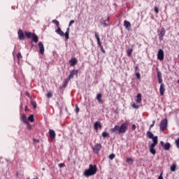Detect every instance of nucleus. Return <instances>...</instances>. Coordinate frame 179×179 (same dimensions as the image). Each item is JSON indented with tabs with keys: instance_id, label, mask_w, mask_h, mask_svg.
I'll use <instances>...</instances> for the list:
<instances>
[{
	"instance_id": "423d86ee",
	"label": "nucleus",
	"mask_w": 179,
	"mask_h": 179,
	"mask_svg": "<svg viewBox=\"0 0 179 179\" xmlns=\"http://www.w3.org/2000/svg\"><path fill=\"white\" fill-rule=\"evenodd\" d=\"M160 144H161L162 147V148L164 149V150H166V151L169 150V149L171 148V144H170V143H164V142L162 141L160 142Z\"/></svg>"
},
{
	"instance_id": "7c9ffc66",
	"label": "nucleus",
	"mask_w": 179,
	"mask_h": 179,
	"mask_svg": "<svg viewBox=\"0 0 179 179\" xmlns=\"http://www.w3.org/2000/svg\"><path fill=\"white\" fill-rule=\"evenodd\" d=\"M132 52H133V49L132 48L129 49L127 50V53L128 57H131Z\"/></svg>"
},
{
	"instance_id": "473e14b6",
	"label": "nucleus",
	"mask_w": 179,
	"mask_h": 179,
	"mask_svg": "<svg viewBox=\"0 0 179 179\" xmlns=\"http://www.w3.org/2000/svg\"><path fill=\"white\" fill-rule=\"evenodd\" d=\"M47 97H48V99H50V98L52 97V94L51 92H48V94H47Z\"/></svg>"
},
{
	"instance_id": "20e7f679",
	"label": "nucleus",
	"mask_w": 179,
	"mask_h": 179,
	"mask_svg": "<svg viewBox=\"0 0 179 179\" xmlns=\"http://www.w3.org/2000/svg\"><path fill=\"white\" fill-rule=\"evenodd\" d=\"M167 126H168L167 119H164L162 120L159 124L160 130L162 131H164L167 128Z\"/></svg>"
},
{
	"instance_id": "49530a36",
	"label": "nucleus",
	"mask_w": 179,
	"mask_h": 179,
	"mask_svg": "<svg viewBox=\"0 0 179 179\" xmlns=\"http://www.w3.org/2000/svg\"><path fill=\"white\" fill-rule=\"evenodd\" d=\"M159 79V84H163L162 82H163V80H162V78H158Z\"/></svg>"
},
{
	"instance_id": "864d4df0",
	"label": "nucleus",
	"mask_w": 179,
	"mask_h": 179,
	"mask_svg": "<svg viewBox=\"0 0 179 179\" xmlns=\"http://www.w3.org/2000/svg\"><path fill=\"white\" fill-rule=\"evenodd\" d=\"M109 21V17L107 18L106 22Z\"/></svg>"
},
{
	"instance_id": "0eeeda50",
	"label": "nucleus",
	"mask_w": 179,
	"mask_h": 179,
	"mask_svg": "<svg viewBox=\"0 0 179 179\" xmlns=\"http://www.w3.org/2000/svg\"><path fill=\"white\" fill-rule=\"evenodd\" d=\"M95 37L97 40V43L99 45V48H101V51L105 54L106 51L104 50L103 46L101 45V43L100 41V38L97 33H95Z\"/></svg>"
},
{
	"instance_id": "09e8293b",
	"label": "nucleus",
	"mask_w": 179,
	"mask_h": 179,
	"mask_svg": "<svg viewBox=\"0 0 179 179\" xmlns=\"http://www.w3.org/2000/svg\"><path fill=\"white\" fill-rule=\"evenodd\" d=\"M103 25L104 27H108V24H106V22H102Z\"/></svg>"
},
{
	"instance_id": "de8ad7c7",
	"label": "nucleus",
	"mask_w": 179,
	"mask_h": 179,
	"mask_svg": "<svg viewBox=\"0 0 179 179\" xmlns=\"http://www.w3.org/2000/svg\"><path fill=\"white\" fill-rule=\"evenodd\" d=\"M136 124H132V129L134 130V131H135L136 130Z\"/></svg>"
},
{
	"instance_id": "9d476101",
	"label": "nucleus",
	"mask_w": 179,
	"mask_h": 179,
	"mask_svg": "<svg viewBox=\"0 0 179 179\" xmlns=\"http://www.w3.org/2000/svg\"><path fill=\"white\" fill-rule=\"evenodd\" d=\"M38 48H40V50H39L40 54L43 55V54L45 52V49H44V45H43V43L41 41L38 43Z\"/></svg>"
},
{
	"instance_id": "4c0bfd02",
	"label": "nucleus",
	"mask_w": 179,
	"mask_h": 179,
	"mask_svg": "<svg viewBox=\"0 0 179 179\" xmlns=\"http://www.w3.org/2000/svg\"><path fill=\"white\" fill-rule=\"evenodd\" d=\"M136 78H137L138 80H140V79H141V74H140V73H138V72L136 73Z\"/></svg>"
},
{
	"instance_id": "6ab92c4d",
	"label": "nucleus",
	"mask_w": 179,
	"mask_h": 179,
	"mask_svg": "<svg viewBox=\"0 0 179 179\" xmlns=\"http://www.w3.org/2000/svg\"><path fill=\"white\" fill-rule=\"evenodd\" d=\"M165 35V29L164 28H162L161 32H160V35H159V40L162 41L163 40V37Z\"/></svg>"
},
{
	"instance_id": "5fc2aeb1",
	"label": "nucleus",
	"mask_w": 179,
	"mask_h": 179,
	"mask_svg": "<svg viewBox=\"0 0 179 179\" xmlns=\"http://www.w3.org/2000/svg\"><path fill=\"white\" fill-rule=\"evenodd\" d=\"M27 94V96H29V94H28L27 92V94Z\"/></svg>"
},
{
	"instance_id": "3c124183",
	"label": "nucleus",
	"mask_w": 179,
	"mask_h": 179,
	"mask_svg": "<svg viewBox=\"0 0 179 179\" xmlns=\"http://www.w3.org/2000/svg\"><path fill=\"white\" fill-rule=\"evenodd\" d=\"M163 173H161L160 176H159L158 179H164L162 176Z\"/></svg>"
},
{
	"instance_id": "a878e982",
	"label": "nucleus",
	"mask_w": 179,
	"mask_h": 179,
	"mask_svg": "<svg viewBox=\"0 0 179 179\" xmlns=\"http://www.w3.org/2000/svg\"><path fill=\"white\" fill-rule=\"evenodd\" d=\"M28 120L31 123H33L34 122V118L33 114L29 115V117H28Z\"/></svg>"
},
{
	"instance_id": "b1692460",
	"label": "nucleus",
	"mask_w": 179,
	"mask_h": 179,
	"mask_svg": "<svg viewBox=\"0 0 179 179\" xmlns=\"http://www.w3.org/2000/svg\"><path fill=\"white\" fill-rule=\"evenodd\" d=\"M25 35H26V36H27L28 38H31L32 36L34 35V34H32V33L29 32V31H26V32H25Z\"/></svg>"
},
{
	"instance_id": "a211bd4d",
	"label": "nucleus",
	"mask_w": 179,
	"mask_h": 179,
	"mask_svg": "<svg viewBox=\"0 0 179 179\" xmlns=\"http://www.w3.org/2000/svg\"><path fill=\"white\" fill-rule=\"evenodd\" d=\"M94 129L97 131L99 128H101V124L99 122H96L94 125Z\"/></svg>"
},
{
	"instance_id": "ea45409f",
	"label": "nucleus",
	"mask_w": 179,
	"mask_h": 179,
	"mask_svg": "<svg viewBox=\"0 0 179 179\" xmlns=\"http://www.w3.org/2000/svg\"><path fill=\"white\" fill-rule=\"evenodd\" d=\"M176 147L179 148V138L176 141Z\"/></svg>"
},
{
	"instance_id": "2f4dec72",
	"label": "nucleus",
	"mask_w": 179,
	"mask_h": 179,
	"mask_svg": "<svg viewBox=\"0 0 179 179\" xmlns=\"http://www.w3.org/2000/svg\"><path fill=\"white\" fill-rule=\"evenodd\" d=\"M70 80L67 79L63 84V87H66Z\"/></svg>"
},
{
	"instance_id": "a19ab883",
	"label": "nucleus",
	"mask_w": 179,
	"mask_h": 179,
	"mask_svg": "<svg viewBox=\"0 0 179 179\" xmlns=\"http://www.w3.org/2000/svg\"><path fill=\"white\" fill-rule=\"evenodd\" d=\"M155 123V120H154L152 121V124H150V130L151 128H152V127H154Z\"/></svg>"
},
{
	"instance_id": "052dcab7",
	"label": "nucleus",
	"mask_w": 179,
	"mask_h": 179,
	"mask_svg": "<svg viewBox=\"0 0 179 179\" xmlns=\"http://www.w3.org/2000/svg\"><path fill=\"white\" fill-rule=\"evenodd\" d=\"M27 179H29V178H27Z\"/></svg>"
},
{
	"instance_id": "8fccbe9b",
	"label": "nucleus",
	"mask_w": 179,
	"mask_h": 179,
	"mask_svg": "<svg viewBox=\"0 0 179 179\" xmlns=\"http://www.w3.org/2000/svg\"><path fill=\"white\" fill-rule=\"evenodd\" d=\"M79 110H80V108L78 107V106H76V113H78Z\"/></svg>"
},
{
	"instance_id": "9b49d317",
	"label": "nucleus",
	"mask_w": 179,
	"mask_h": 179,
	"mask_svg": "<svg viewBox=\"0 0 179 179\" xmlns=\"http://www.w3.org/2000/svg\"><path fill=\"white\" fill-rule=\"evenodd\" d=\"M18 38L20 41L24 40L25 36L22 29H19L17 32Z\"/></svg>"
},
{
	"instance_id": "c756f323",
	"label": "nucleus",
	"mask_w": 179,
	"mask_h": 179,
	"mask_svg": "<svg viewBox=\"0 0 179 179\" xmlns=\"http://www.w3.org/2000/svg\"><path fill=\"white\" fill-rule=\"evenodd\" d=\"M52 23L56 24V26L59 28V22L57 20H53Z\"/></svg>"
},
{
	"instance_id": "37998d69",
	"label": "nucleus",
	"mask_w": 179,
	"mask_h": 179,
	"mask_svg": "<svg viewBox=\"0 0 179 179\" xmlns=\"http://www.w3.org/2000/svg\"><path fill=\"white\" fill-rule=\"evenodd\" d=\"M155 12L157 14L159 13V9H158L157 7H155Z\"/></svg>"
},
{
	"instance_id": "39448f33",
	"label": "nucleus",
	"mask_w": 179,
	"mask_h": 179,
	"mask_svg": "<svg viewBox=\"0 0 179 179\" xmlns=\"http://www.w3.org/2000/svg\"><path fill=\"white\" fill-rule=\"evenodd\" d=\"M157 59L159 61H163L164 59V52L162 49H159L157 54Z\"/></svg>"
},
{
	"instance_id": "6e6d98bb",
	"label": "nucleus",
	"mask_w": 179,
	"mask_h": 179,
	"mask_svg": "<svg viewBox=\"0 0 179 179\" xmlns=\"http://www.w3.org/2000/svg\"><path fill=\"white\" fill-rule=\"evenodd\" d=\"M43 171H45V168H43Z\"/></svg>"
},
{
	"instance_id": "bb28decb",
	"label": "nucleus",
	"mask_w": 179,
	"mask_h": 179,
	"mask_svg": "<svg viewBox=\"0 0 179 179\" xmlns=\"http://www.w3.org/2000/svg\"><path fill=\"white\" fill-rule=\"evenodd\" d=\"M127 163H128L129 164H133L134 159L132 158H127Z\"/></svg>"
},
{
	"instance_id": "1a4fd4ad",
	"label": "nucleus",
	"mask_w": 179,
	"mask_h": 179,
	"mask_svg": "<svg viewBox=\"0 0 179 179\" xmlns=\"http://www.w3.org/2000/svg\"><path fill=\"white\" fill-rule=\"evenodd\" d=\"M78 73V70H73L72 71H71L69 76L68 78L69 80H71V79L73 78L75 76H77Z\"/></svg>"
},
{
	"instance_id": "c03bdc74",
	"label": "nucleus",
	"mask_w": 179,
	"mask_h": 179,
	"mask_svg": "<svg viewBox=\"0 0 179 179\" xmlns=\"http://www.w3.org/2000/svg\"><path fill=\"white\" fill-rule=\"evenodd\" d=\"M21 58H22V55H21L20 52H18V54H17V59H20Z\"/></svg>"
},
{
	"instance_id": "bf43d9fd",
	"label": "nucleus",
	"mask_w": 179,
	"mask_h": 179,
	"mask_svg": "<svg viewBox=\"0 0 179 179\" xmlns=\"http://www.w3.org/2000/svg\"><path fill=\"white\" fill-rule=\"evenodd\" d=\"M178 57H179V55H178Z\"/></svg>"
},
{
	"instance_id": "7ed1b4c3",
	"label": "nucleus",
	"mask_w": 179,
	"mask_h": 179,
	"mask_svg": "<svg viewBox=\"0 0 179 179\" xmlns=\"http://www.w3.org/2000/svg\"><path fill=\"white\" fill-rule=\"evenodd\" d=\"M55 33L61 37L65 36V38L68 41L69 39V27L66 29V31L64 34L62 29L58 27L57 29L55 30Z\"/></svg>"
},
{
	"instance_id": "aec40b11",
	"label": "nucleus",
	"mask_w": 179,
	"mask_h": 179,
	"mask_svg": "<svg viewBox=\"0 0 179 179\" xmlns=\"http://www.w3.org/2000/svg\"><path fill=\"white\" fill-rule=\"evenodd\" d=\"M141 101H142L141 94L138 93L136 96V103H141Z\"/></svg>"
},
{
	"instance_id": "393cba45",
	"label": "nucleus",
	"mask_w": 179,
	"mask_h": 179,
	"mask_svg": "<svg viewBox=\"0 0 179 179\" xmlns=\"http://www.w3.org/2000/svg\"><path fill=\"white\" fill-rule=\"evenodd\" d=\"M147 135L150 139H152V138H153V137H155L154 134L150 131H147Z\"/></svg>"
},
{
	"instance_id": "13d9d810",
	"label": "nucleus",
	"mask_w": 179,
	"mask_h": 179,
	"mask_svg": "<svg viewBox=\"0 0 179 179\" xmlns=\"http://www.w3.org/2000/svg\"><path fill=\"white\" fill-rule=\"evenodd\" d=\"M178 83L179 84V80H178Z\"/></svg>"
},
{
	"instance_id": "4d7b16f0",
	"label": "nucleus",
	"mask_w": 179,
	"mask_h": 179,
	"mask_svg": "<svg viewBox=\"0 0 179 179\" xmlns=\"http://www.w3.org/2000/svg\"><path fill=\"white\" fill-rule=\"evenodd\" d=\"M33 179H38L37 178H33Z\"/></svg>"
},
{
	"instance_id": "ddd939ff",
	"label": "nucleus",
	"mask_w": 179,
	"mask_h": 179,
	"mask_svg": "<svg viewBox=\"0 0 179 179\" xmlns=\"http://www.w3.org/2000/svg\"><path fill=\"white\" fill-rule=\"evenodd\" d=\"M159 92H160L161 96H164V92H165V87H164V84L160 85Z\"/></svg>"
},
{
	"instance_id": "f704fd0d",
	"label": "nucleus",
	"mask_w": 179,
	"mask_h": 179,
	"mask_svg": "<svg viewBox=\"0 0 179 179\" xmlns=\"http://www.w3.org/2000/svg\"><path fill=\"white\" fill-rule=\"evenodd\" d=\"M132 108L134 109H138V106L136 105L135 103L132 104Z\"/></svg>"
},
{
	"instance_id": "dca6fc26",
	"label": "nucleus",
	"mask_w": 179,
	"mask_h": 179,
	"mask_svg": "<svg viewBox=\"0 0 179 179\" xmlns=\"http://www.w3.org/2000/svg\"><path fill=\"white\" fill-rule=\"evenodd\" d=\"M69 62L71 63V66H75L77 64V59L76 58H72Z\"/></svg>"
},
{
	"instance_id": "5701e85b",
	"label": "nucleus",
	"mask_w": 179,
	"mask_h": 179,
	"mask_svg": "<svg viewBox=\"0 0 179 179\" xmlns=\"http://www.w3.org/2000/svg\"><path fill=\"white\" fill-rule=\"evenodd\" d=\"M102 95L101 94H98L96 96V99L100 103H103V101L101 100Z\"/></svg>"
},
{
	"instance_id": "f8f14e48",
	"label": "nucleus",
	"mask_w": 179,
	"mask_h": 179,
	"mask_svg": "<svg viewBox=\"0 0 179 179\" xmlns=\"http://www.w3.org/2000/svg\"><path fill=\"white\" fill-rule=\"evenodd\" d=\"M124 27L126 29L129 30L131 29V24L129 21L124 20Z\"/></svg>"
},
{
	"instance_id": "f03ea898",
	"label": "nucleus",
	"mask_w": 179,
	"mask_h": 179,
	"mask_svg": "<svg viewBox=\"0 0 179 179\" xmlns=\"http://www.w3.org/2000/svg\"><path fill=\"white\" fill-rule=\"evenodd\" d=\"M97 172V167L96 165L94 164H90V167L87 169H85V172L83 173V175L85 177H90L94 176Z\"/></svg>"
},
{
	"instance_id": "72a5a7b5",
	"label": "nucleus",
	"mask_w": 179,
	"mask_h": 179,
	"mask_svg": "<svg viewBox=\"0 0 179 179\" xmlns=\"http://www.w3.org/2000/svg\"><path fill=\"white\" fill-rule=\"evenodd\" d=\"M158 78H162V73L159 71H157Z\"/></svg>"
},
{
	"instance_id": "79ce46f5",
	"label": "nucleus",
	"mask_w": 179,
	"mask_h": 179,
	"mask_svg": "<svg viewBox=\"0 0 179 179\" xmlns=\"http://www.w3.org/2000/svg\"><path fill=\"white\" fill-rule=\"evenodd\" d=\"M75 21L74 20H71L69 24V27H70L73 24H74Z\"/></svg>"
},
{
	"instance_id": "4468645a",
	"label": "nucleus",
	"mask_w": 179,
	"mask_h": 179,
	"mask_svg": "<svg viewBox=\"0 0 179 179\" xmlns=\"http://www.w3.org/2000/svg\"><path fill=\"white\" fill-rule=\"evenodd\" d=\"M152 139L153 143L151 144V145L156 146L158 143V137H157V136H154L153 138H152Z\"/></svg>"
},
{
	"instance_id": "6e6552de",
	"label": "nucleus",
	"mask_w": 179,
	"mask_h": 179,
	"mask_svg": "<svg viewBox=\"0 0 179 179\" xmlns=\"http://www.w3.org/2000/svg\"><path fill=\"white\" fill-rule=\"evenodd\" d=\"M101 145L100 143H96L93 147V150L96 154H98L101 150Z\"/></svg>"
},
{
	"instance_id": "c85d7f7f",
	"label": "nucleus",
	"mask_w": 179,
	"mask_h": 179,
	"mask_svg": "<svg viewBox=\"0 0 179 179\" xmlns=\"http://www.w3.org/2000/svg\"><path fill=\"white\" fill-rule=\"evenodd\" d=\"M171 170L172 172H175L176 171V164H173L171 166Z\"/></svg>"
},
{
	"instance_id": "412c9836",
	"label": "nucleus",
	"mask_w": 179,
	"mask_h": 179,
	"mask_svg": "<svg viewBox=\"0 0 179 179\" xmlns=\"http://www.w3.org/2000/svg\"><path fill=\"white\" fill-rule=\"evenodd\" d=\"M21 120L23 122L24 124H27L29 122L24 114L21 116Z\"/></svg>"
},
{
	"instance_id": "f257e3e1",
	"label": "nucleus",
	"mask_w": 179,
	"mask_h": 179,
	"mask_svg": "<svg viewBox=\"0 0 179 179\" xmlns=\"http://www.w3.org/2000/svg\"><path fill=\"white\" fill-rule=\"evenodd\" d=\"M128 129V124L124 122L120 127L119 125H115L114 128L110 129L111 134H124Z\"/></svg>"
},
{
	"instance_id": "a18cd8bd",
	"label": "nucleus",
	"mask_w": 179,
	"mask_h": 179,
	"mask_svg": "<svg viewBox=\"0 0 179 179\" xmlns=\"http://www.w3.org/2000/svg\"><path fill=\"white\" fill-rule=\"evenodd\" d=\"M31 104H32L34 108H36V102H33V101H32V102H31Z\"/></svg>"
},
{
	"instance_id": "f3484780",
	"label": "nucleus",
	"mask_w": 179,
	"mask_h": 179,
	"mask_svg": "<svg viewBox=\"0 0 179 179\" xmlns=\"http://www.w3.org/2000/svg\"><path fill=\"white\" fill-rule=\"evenodd\" d=\"M49 134H50L52 139L55 138L56 134H55V132L53 129H50Z\"/></svg>"
},
{
	"instance_id": "603ef678",
	"label": "nucleus",
	"mask_w": 179,
	"mask_h": 179,
	"mask_svg": "<svg viewBox=\"0 0 179 179\" xmlns=\"http://www.w3.org/2000/svg\"><path fill=\"white\" fill-rule=\"evenodd\" d=\"M135 69H136V71H137L138 69V67L136 66Z\"/></svg>"
},
{
	"instance_id": "58836bf2",
	"label": "nucleus",
	"mask_w": 179,
	"mask_h": 179,
	"mask_svg": "<svg viewBox=\"0 0 179 179\" xmlns=\"http://www.w3.org/2000/svg\"><path fill=\"white\" fill-rule=\"evenodd\" d=\"M59 167V168H64L65 167V164L64 163H60L58 164Z\"/></svg>"
},
{
	"instance_id": "2eb2a0df",
	"label": "nucleus",
	"mask_w": 179,
	"mask_h": 179,
	"mask_svg": "<svg viewBox=\"0 0 179 179\" xmlns=\"http://www.w3.org/2000/svg\"><path fill=\"white\" fill-rule=\"evenodd\" d=\"M155 146L156 145H150V152L153 155H155V154H156V150L155 149Z\"/></svg>"
},
{
	"instance_id": "c9c22d12",
	"label": "nucleus",
	"mask_w": 179,
	"mask_h": 179,
	"mask_svg": "<svg viewBox=\"0 0 179 179\" xmlns=\"http://www.w3.org/2000/svg\"><path fill=\"white\" fill-rule=\"evenodd\" d=\"M25 124L27 125V128L29 130L31 129V126L30 125L29 122H28L27 123H25Z\"/></svg>"
},
{
	"instance_id": "e433bc0d",
	"label": "nucleus",
	"mask_w": 179,
	"mask_h": 179,
	"mask_svg": "<svg viewBox=\"0 0 179 179\" xmlns=\"http://www.w3.org/2000/svg\"><path fill=\"white\" fill-rule=\"evenodd\" d=\"M114 158H115V154H111V155H110L109 159H110V160H113Z\"/></svg>"
},
{
	"instance_id": "4be33fe9",
	"label": "nucleus",
	"mask_w": 179,
	"mask_h": 179,
	"mask_svg": "<svg viewBox=\"0 0 179 179\" xmlns=\"http://www.w3.org/2000/svg\"><path fill=\"white\" fill-rule=\"evenodd\" d=\"M31 38L34 43H38V37L35 34H33V36L31 37Z\"/></svg>"
},
{
	"instance_id": "cd10ccee",
	"label": "nucleus",
	"mask_w": 179,
	"mask_h": 179,
	"mask_svg": "<svg viewBox=\"0 0 179 179\" xmlns=\"http://www.w3.org/2000/svg\"><path fill=\"white\" fill-rule=\"evenodd\" d=\"M102 136H103V138H107V137H109V134L108 133V132H106V131H103V133H102Z\"/></svg>"
}]
</instances>
